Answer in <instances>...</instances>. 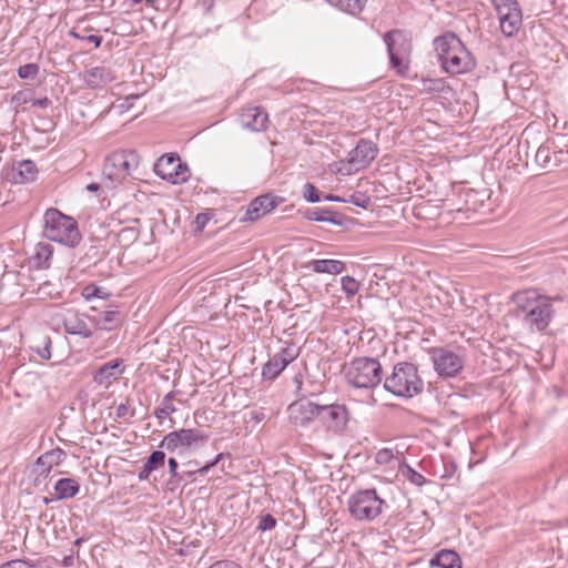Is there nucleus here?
<instances>
[{
  "instance_id": "18",
  "label": "nucleus",
  "mask_w": 568,
  "mask_h": 568,
  "mask_svg": "<svg viewBox=\"0 0 568 568\" xmlns=\"http://www.w3.org/2000/svg\"><path fill=\"white\" fill-rule=\"evenodd\" d=\"M83 82L93 90L102 89L116 80L115 72L106 65H97L88 68L83 75Z\"/></svg>"
},
{
  "instance_id": "48",
  "label": "nucleus",
  "mask_w": 568,
  "mask_h": 568,
  "mask_svg": "<svg viewBox=\"0 0 568 568\" xmlns=\"http://www.w3.org/2000/svg\"><path fill=\"white\" fill-rule=\"evenodd\" d=\"M100 293L101 288L99 287L87 286L83 290V296L85 297V300H91L92 297H101Z\"/></svg>"
},
{
  "instance_id": "45",
  "label": "nucleus",
  "mask_w": 568,
  "mask_h": 568,
  "mask_svg": "<svg viewBox=\"0 0 568 568\" xmlns=\"http://www.w3.org/2000/svg\"><path fill=\"white\" fill-rule=\"evenodd\" d=\"M224 456H230V455L229 454H224V453L217 454L212 462H210L206 465H204L203 467H201L197 470V473L200 475H206L212 467L216 466L223 459Z\"/></svg>"
},
{
  "instance_id": "35",
  "label": "nucleus",
  "mask_w": 568,
  "mask_h": 568,
  "mask_svg": "<svg viewBox=\"0 0 568 568\" xmlns=\"http://www.w3.org/2000/svg\"><path fill=\"white\" fill-rule=\"evenodd\" d=\"M39 73V65L36 63H28L19 67L18 77L23 80H34Z\"/></svg>"
},
{
  "instance_id": "60",
  "label": "nucleus",
  "mask_w": 568,
  "mask_h": 568,
  "mask_svg": "<svg viewBox=\"0 0 568 568\" xmlns=\"http://www.w3.org/2000/svg\"><path fill=\"white\" fill-rule=\"evenodd\" d=\"M136 98H138L136 95H131V97L126 98V101H129L130 99H136Z\"/></svg>"
},
{
  "instance_id": "57",
  "label": "nucleus",
  "mask_w": 568,
  "mask_h": 568,
  "mask_svg": "<svg viewBox=\"0 0 568 568\" xmlns=\"http://www.w3.org/2000/svg\"><path fill=\"white\" fill-rule=\"evenodd\" d=\"M100 187H101V185L99 183H95V182L90 183V184L87 185V190L89 192H93V193L98 192L100 190Z\"/></svg>"
},
{
  "instance_id": "38",
  "label": "nucleus",
  "mask_w": 568,
  "mask_h": 568,
  "mask_svg": "<svg viewBox=\"0 0 568 568\" xmlns=\"http://www.w3.org/2000/svg\"><path fill=\"white\" fill-rule=\"evenodd\" d=\"M59 294L60 292L58 291V287L50 282L42 283L38 288V295L42 300L47 297L53 298Z\"/></svg>"
},
{
  "instance_id": "27",
  "label": "nucleus",
  "mask_w": 568,
  "mask_h": 568,
  "mask_svg": "<svg viewBox=\"0 0 568 568\" xmlns=\"http://www.w3.org/2000/svg\"><path fill=\"white\" fill-rule=\"evenodd\" d=\"M328 3L336 8L337 10L352 14L357 16L366 7V3L368 0H327Z\"/></svg>"
},
{
  "instance_id": "4",
  "label": "nucleus",
  "mask_w": 568,
  "mask_h": 568,
  "mask_svg": "<svg viewBox=\"0 0 568 568\" xmlns=\"http://www.w3.org/2000/svg\"><path fill=\"white\" fill-rule=\"evenodd\" d=\"M424 382L416 365L408 362L397 363L384 381V389L397 397L412 398L423 392Z\"/></svg>"
},
{
  "instance_id": "44",
  "label": "nucleus",
  "mask_w": 568,
  "mask_h": 568,
  "mask_svg": "<svg viewBox=\"0 0 568 568\" xmlns=\"http://www.w3.org/2000/svg\"><path fill=\"white\" fill-rule=\"evenodd\" d=\"M407 478L412 484L416 486H423L426 481L425 477L422 474L417 473L410 467H408L407 470Z\"/></svg>"
},
{
  "instance_id": "51",
  "label": "nucleus",
  "mask_w": 568,
  "mask_h": 568,
  "mask_svg": "<svg viewBox=\"0 0 568 568\" xmlns=\"http://www.w3.org/2000/svg\"><path fill=\"white\" fill-rule=\"evenodd\" d=\"M31 105L36 108L45 109L50 105V100L47 97L31 100Z\"/></svg>"
},
{
  "instance_id": "34",
  "label": "nucleus",
  "mask_w": 568,
  "mask_h": 568,
  "mask_svg": "<svg viewBox=\"0 0 568 568\" xmlns=\"http://www.w3.org/2000/svg\"><path fill=\"white\" fill-rule=\"evenodd\" d=\"M164 462H165V453L162 450H154L146 458L144 464L148 465V468H150L152 471H155L159 468L164 466Z\"/></svg>"
},
{
  "instance_id": "16",
  "label": "nucleus",
  "mask_w": 568,
  "mask_h": 568,
  "mask_svg": "<svg viewBox=\"0 0 568 568\" xmlns=\"http://www.w3.org/2000/svg\"><path fill=\"white\" fill-rule=\"evenodd\" d=\"M283 201L282 197L271 193L257 196L248 204L244 220L251 222L256 221L271 213Z\"/></svg>"
},
{
  "instance_id": "7",
  "label": "nucleus",
  "mask_w": 568,
  "mask_h": 568,
  "mask_svg": "<svg viewBox=\"0 0 568 568\" xmlns=\"http://www.w3.org/2000/svg\"><path fill=\"white\" fill-rule=\"evenodd\" d=\"M386 506V501L374 488L358 490L351 495L347 501L349 515L359 521H373Z\"/></svg>"
},
{
  "instance_id": "19",
  "label": "nucleus",
  "mask_w": 568,
  "mask_h": 568,
  "mask_svg": "<svg viewBox=\"0 0 568 568\" xmlns=\"http://www.w3.org/2000/svg\"><path fill=\"white\" fill-rule=\"evenodd\" d=\"M61 316L64 331L68 334L78 335L82 338H89L92 336L91 328L84 321L83 316L80 315L75 310L65 308L63 310Z\"/></svg>"
},
{
  "instance_id": "20",
  "label": "nucleus",
  "mask_w": 568,
  "mask_h": 568,
  "mask_svg": "<svg viewBox=\"0 0 568 568\" xmlns=\"http://www.w3.org/2000/svg\"><path fill=\"white\" fill-rule=\"evenodd\" d=\"M124 372L123 359L115 358L100 366L93 374V382L108 387L116 381Z\"/></svg>"
},
{
  "instance_id": "46",
  "label": "nucleus",
  "mask_w": 568,
  "mask_h": 568,
  "mask_svg": "<svg viewBox=\"0 0 568 568\" xmlns=\"http://www.w3.org/2000/svg\"><path fill=\"white\" fill-rule=\"evenodd\" d=\"M0 568H30V566L26 560L16 559L2 564Z\"/></svg>"
},
{
  "instance_id": "22",
  "label": "nucleus",
  "mask_w": 568,
  "mask_h": 568,
  "mask_svg": "<svg viewBox=\"0 0 568 568\" xmlns=\"http://www.w3.org/2000/svg\"><path fill=\"white\" fill-rule=\"evenodd\" d=\"M65 457V453L61 448H55L42 454L36 462V471L40 476H48L54 465H59Z\"/></svg>"
},
{
  "instance_id": "26",
  "label": "nucleus",
  "mask_w": 568,
  "mask_h": 568,
  "mask_svg": "<svg viewBox=\"0 0 568 568\" xmlns=\"http://www.w3.org/2000/svg\"><path fill=\"white\" fill-rule=\"evenodd\" d=\"M79 483L73 478H61L54 485L57 499H68L79 493Z\"/></svg>"
},
{
  "instance_id": "15",
  "label": "nucleus",
  "mask_w": 568,
  "mask_h": 568,
  "mask_svg": "<svg viewBox=\"0 0 568 568\" xmlns=\"http://www.w3.org/2000/svg\"><path fill=\"white\" fill-rule=\"evenodd\" d=\"M318 418L333 432H342L348 422V412L344 405H320Z\"/></svg>"
},
{
  "instance_id": "42",
  "label": "nucleus",
  "mask_w": 568,
  "mask_h": 568,
  "mask_svg": "<svg viewBox=\"0 0 568 568\" xmlns=\"http://www.w3.org/2000/svg\"><path fill=\"white\" fill-rule=\"evenodd\" d=\"M567 155L568 152H564L561 149H557V146L554 144L551 152V161L554 163V169L560 165L561 163L566 162Z\"/></svg>"
},
{
  "instance_id": "58",
  "label": "nucleus",
  "mask_w": 568,
  "mask_h": 568,
  "mask_svg": "<svg viewBox=\"0 0 568 568\" xmlns=\"http://www.w3.org/2000/svg\"><path fill=\"white\" fill-rule=\"evenodd\" d=\"M253 418H254L255 420H257V422H261V420L264 418V414H263V413H262V414H260V415H257V414H256V415H254V416H253Z\"/></svg>"
},
{
  "instance_id": "36",
  "label": "nucleus",
  "mask_w": 568,
  "mask_h": 568,
  "mask_svg": "<svg viewBox=\"0 0 568 568\" xmlns=\"http://www.w3.org/2000/svg\"><path fill=\"white\" fill-rule=\"evenodd\" d=\"M69 34H70V37H72L74 39H79V40H83V41H88L90 43H93L95 48H99L101 45V43H102V37L95 36V34L87 36L85 33L79 31L75 28L70 30Z\"/></svg>"
},
{
  "instance_id": "17",
  "label": "nucleus",
  "mask_w": 568,
  "mask_h": 568,
  "mask_svg": "<svg viewBox=\"0 0 568 568\" xmlns=\"http://www.w3.org/2000/svg\"><path fill=\"white\" fill-rule=\"evenodd\" d=\"M320 405L307 399H300L288 406V416L293 424L304 426L318 417Z\"/></svg>"
},
{
  "instance_id": "47",
  "label": "nucleus",
  "mask_w": 568,
  "mask_h": 568,
  "mask_svg": "<svg viewBox=\"0 0 568 568\" xmlns=\"http://www.w3.org/2000/svg\"><path fill=\"white\" fill-rule=\"evenodd\" d=\"M209 220H210L209 214H206V213L197 214L195 217L196 231L201 232L205 227Z\"/></svg>"
},
{
  "instance_id": "13",
  "label": "nucleus",
  "mask_w": 568,
  "mask_h": 568,
  "mask_svg": "<svg viewBox=\"0 0 568 568\" xmlns=\"http://www.w3.org/2000/svg\"><path fill=\"white\" fill-rule=\"evenodd\" d=\"M301 349L293 342H283L277 353L270 357L262 368L264 379H275L292 362L300 356Z\"/></svg>"
},
{
  "instance_id": "50",
  "label": "nucleus",
  "mask_w": 568,
  "mask_h": 568,
  "mask_svg": "<svg viewBox=\"0 0 568 568\" xmlns=\"http://www.w3.org/2000/svg\"><path fill=\"white\" fill-rule=\"evenodd\" d=\"M168 466H169V473L171 475L172 478H176L178 477V468H179V463L176 462L175 458H169L168 460Z\"/></svg>"
},
{
  "instance_id": "43",
  "label": "nucleus",
  "mask_w": 568,
  "mask_h": 568,
  "mask_svg": "<svg viewBox=\"0 0 568 568\" xmlns=\"http://www.w3.org/2000/svg\"><path fill=\"white\" fill-rule=\"evenodd\" d=\"M567 155L568 152H564L561 149H557V146L554 144L551 152V161L554 163V169L560 165L561 163L566 162Z\"/></svg>"
},
{
  "instance_id": "37",
  "label": "nucleus",
  "mask_w": 568,
  "mask_h": 568,
  "mask_svg": "<svg viewBox=\"0 0 568 568\" xmlns=\"http://www.w3.org/2000/svg\"><path fill=\"white\" fill-rule=\"evenodd\" d=\"M341 284L347 296H354L358 292L359 283L352 276H343Z\"/></svg>"
},
{
  "instance_id": "30",
  "label": "nucleus",
  "mask_w": 568,
  "mask_h": 568,
  "mask_svg": "<svg viewBox=\"0 0 568 568\" xmlns=\"http://www.w3.org/2000/svg\"><path fill=\"white\" fill-rule=\"evenodd\" d=\"M53 247L48 243H39L36 246L34 254L32 256L33 263L40 267H49V261L52 257Z\"/></svg>"
},
{
  "instance_id": "28",
  "label": "nucleus",
  "mask_w": 568,
  "mask_h": 568,
  "mask_svg": "<svg viewBox=\"0 0 568 568\" xmlns=\"http://www.w3.org/2000/svg\"><path fill=\"white\" fill-rule=\"evenodd\" d=\"M307 219L311 221L329 222L335 225H341L343 216L332 210L314 209L308 211Z\"/></svg>"
},
{
  "instance_id": "41",
  "label": "nucleus",
  "mask_w": 568,
  "mask_h": 568,
  "mask_svg": "<svg viewBox=\"0 0 568 568\" xmlns=\"http://www.w3.org/2000/svg\"><path fill=\"white\" fill-rule=\"evenodd\" d=\"M276 526V519L271 514L261 516L257 529L261 531L272 530Z\"/></svg>"
},
{
  "instance_id": "55",
  "label": "nucleus",
  "mask_w": 568,
  "mask_h": 568,
  "mask_svg": "<svg viewBox=\"0 0 568 568\" xmlns=\"http://www.w3.org/2000/svg\"><path fill=\"white\" fill-rule=\"evenodd\" d=\"M12 102H17L18 104L26 103L27 99L24 98V93L18 92L17 94H14L12 98Z\"/></svg>"
},
{
  "instance_id": "9",
  "label": "nucleus",
  "mask_w": 568,
  "mask_h": 568,
  "mask_svg": "<svg viewBox=\"0 0 568 568\" xmlns=\"http://www.w3.org/2000/svg\"><path fill=\"white\" fill-rule=\"evenodd\" d=\"M377 145L366 139H361L356 146L348 152L346 161L341 162L338 172L351 175L366 169L377 156Z\"/></svg>"
},
{
  "instance_id": "40",
  "label": "nucleus",
  "mask_w": 568,
  "mask_h": 568,
  "mask_svg": "<svg viewBox=\"0 0 568 568\" xmlns=\"http://www.w3.org/2000/svg\"><path fill=\"white\" fill-rule=\"evenodd\" d=\"M303 196L310 203H317L321 201L318 190L312 183L304 184Z\"/></svg>"
},
{
  "instance_id": "52",
  "label": "nucleus",
  "mask_w": 568,
  "mask_h": 568,
  "mask_svg": "<svg viewBox=\"0 0 568 568\" xmlns=\"http://www.w3.org/2000/svg\"><path fill=\"white\" fill-rule=\"evenodd\" d=\"M151 473H152V470L150 468H148V465L144 464L138 475L139 480H146Z\"/></svg>"
},
{
  "instance_id": "49",
  "label": "nucleus",
  "mask_w": 568,
  "mask_h": 568,
  "mask_svg": "<svg viewBox=\"0 0 568 568\" xmlns=\"http://www.w3.org/2000/svg\"><path fill=\"white\" fill-rule=\"evenodd\" d=\"M211 568H242L239 564L231 560H222L215 562Z\"/></svg>"
},
{
  "instance_id": "5",
  "label": "nucleus",
  "mask_w": 568,
  "mask_h": 568,
  "mask_svg": "<svg viewBox=\"0 0 568 568\" xmlns=\"http://www.w3.org/2000/svg\"><path fill=\"white\" fill-rule=\"evenodd\" d=\"M140 158L133 150H121L111 153L102 168L103 185L114 189L138 169Z\"/></svg>"
},
{
  "instance_id": "25",
  "label": "nucleus",
  "mask_w": 568,
  "mask_h": 568,
  "mask_svg": "<svg viewBox=\"0 0 568 568\" xmlns=\"http://www.w3.org/2000/svg\"><path fill=\"white\" fill-rule=\"evenodd\" d=\"M307 267L315 273L341 274L344 271V263L338 260H313Z\"/></svg>"
},
{
  "instance_id": "10",
  "label": "nucleus",
  "mask_w": 568,
  "mask_h": 568,
  "mask_svg": "<svg viewBox=\"0 0 568 568\" xmlns=\"http://www.w3.org/2000/svg\"><path fill=\"white\" fill-rule=\"evenodd\" d=\"M384 42L387 47L392 67L398 73H404L407 70L405 62L412 50L410 41L402 30L394 29L384 34Z\"/></svg>"
},
{
  "instance_id": "6",
  "label": "nucleus",
  "mask_w": 568,
  "mask_h": 568,
  "mask_svg": "<svg viewBox=\"0 0 568 568\" xmlns=\"http://www.w3.org/2000/svg\"><path fill=\"white\" fill-rule=\"evenodd\" d=\"M345 378L353 387L374 388L382 382V365L376 358H355L346 366Z\"/></svg>"
},
{
  "instance_id": "14",
  "label": "nucleus",
  "mask_w": 568,
  "mask_h": 568,
  "mask_svg": "<svg viewBox=\"0 0 568 568\" xmlns=\"http://www.w3.org/2000/svg\"><path fill=\"white\" fill-rule=\"evenodd\" d=\"M432 359L435 371L445 377L457 376L464 367V359L447 348H434Z\"/></svg>"
},
{
  "instance_id": "56",
  "label": "nucleus",
  "mask_w": 568,
  "mask_h": 568,
  "mask_svg": "<svg viewBox=\"0 0 568 568\" xmlns=\"http://www.w3.org/2000/svg\"><path fill=\"white\" fill-rule=\"evenodd\" d=\"M176 393L174 390L169 392L162 400L165 403H173V399L175 398Z\"/></svg>"
},
{
  "instance_id": "12",
  "label": "nucleus",
  "mask_w": 568,
  "mask_h": 568,
  "mask_svg": "<svg viewBox=\"0 0 568 568\" xmlns=\"http://www.w3.org/2000/svg\"><path fill=\"white\" fill-rule=\"evenodd\" d=\"M494 6L501 32L506 37L515 36L523 23V13L517 0H489Z\"/></svg>"
},
{
  "instance_id": "3",
  "label": "nucleus",
  "mask_w": 568,
  "mask_h": 568,
  "mask_svg": "<svg viewBox=\"0 0 568 568\" xmlns=\"http://www.w3.org/2000/svg\"><path fill=\"white\" fill-rule=\"evenodd\" d=\"M43 221V235L45 239L68 247H75L81 242L82 236L77 221L58 209H48Z\"/></svg>"
},
{
  "instance_id": "8",
  "label": "nucleus",
  "mask_w": 568,
  "mask_h": 568,
  "mask_svg": "<svg viewBox=\"0 0 568 568\" xmlns=\"http://www.w3.org/2000/svg\"><path fill=\"white\" fill-rule=\"evenodd\" d=\"M207 439L209 435L199 429L182 428L166 434L159 447L170 453L182 454L204 446Z\"/></svg>"
},
{
  "instance_id": "54",
  "label": "nucleus",
  "mask_w": 568,
  "mask_h": 568,
  "mask_svg": "<svg viewBox=\"0 0 568 568\" xmlns=\"http://www.w3.org/2000/svg\"><path fill=\"white\" fill-rule=\"evenodd\" d=\"M128 406L125 404H120L118 407H116V416L119 418H122L124 417L126 414H128Z\"/></svg>"
},
{
  "instance_id": "23",
  "label": "nucleus",
  "mask_w": 568,
  "mask_h": 568,
  "mask_svg": "<svg viewBox=\"0 0 568 568\" xmlns=\"http://www.w3.org/2000/svg\"><path fill=\"white\" fill-rule=\"evenodd\" d=\"M98 329L112 331L121 323L120 312L116 310L103 311L91 317Z\"/></svg>"
},
{
  "instance_id": "31",
  "label": "nucleus",
  "mask_w": 568,
  "mask_h": 568,
  "mask_svg": "<svg viewBox=\"0 0 568 568\" xmlns=\"http://www.w3.org/2000/svg\"><path fill=\"white\" fill-rule=\"evenodd\" d=\"M552 142H547L540 145L536 152L535 160L537 164L546 170H552L554 163L551 161Z\"/></svg>"
},
{
  "instance_id": "59",
  "label": "nucleus",
  "mask_w": 568,
  "mask_h": 568,
  "mask_svg": "<svg viewBox=\"0 0 568 568\" xmlns=\"http://www.w3.org/2000/svg\"><path fill=\"white\" fill-rule=\"evenodd\" d=\"M326 200H329V201H337L338 199L337 197H334V196H327Z\"/></svg>"
},
{
  "instance_id": "1",
  "label": "nucleus",
  "mask_w": 568,
  "mask_h": 568,
  "mask_svg": "<svg viewBox=\"0 0 568 568\" xmlns=\"http://www.w3.org/2000/svg\"><path fill=\"white\" fill-rule=\"evenodd\" d=\"M434 48L442 69L450 75L471 72L476 68V59L453 32L435 38Z\"/></svg>"
},
{
  "instance_id": "11",
  "label": "nucleus",
  "mask_w": 568,
  "mask_h": 568,
  "mask_svg": "<svg viewBox=\"0 0 568 568\" xmlns=\"http://www.w3.org/2000/svg\"><path fill=\"white\" fill-rule=\"evenodd\" d=\"M153 171L159 178L172 184L185 183L190 178L187 164L182 162L175 153H168L159 158L154 163Z\"/></svg>"
},
{
  "instance_id": "32",
  "label": "nucleus",
  "mask_w": 568,
  "mask_h": 568,
  "mask_svg": "<svg viewBox=\"0 0 568 568\" xmlns=\"http://www.w3.org/2000/svg\"><path fill=\"white\" fill-rule=\"evenodd\" d=\"M51 344L50 336L42 334L33 341L31 349L37 353L41 359L48 361L51 358Z\"/></svg>"
},
{
  "instance_id": "24",
  "label": "nucleus",
  "mask_w": 568,
  "mask_h": 568,
  "mask_svg": "<svg viewBox=\"0 0 568 568\" xmlns=\"http://www.w3.org/2000/svg\"><path fill=\"white\" fill-rule=\"evenodd\" d=\"M430 567L438 568H462L459 555L454 550L444 549L435 555L429 561Z\"/></svg>"
},
{
  "instance_id": "2",
  "label": "nucleus",
  "mask_w": 568,
  "mask_h": 568,
  "mask_svg": "<svg viewBox=\"0 0 568 568\" xmlns=\"http://www.w3.org/2000/svg\"><path fill=\"white\" fill-rule=\"evenodd\" d=\"M514 302L518 310L524 313L523 320L531 331L540 332L548 327L555 313L548 297L538 295L532 291H526L516 293Z\"/></svg>"
},
{
  "instance_id": "39",
  "label": "nucleus",
  "mask_w": 568,
  "mask_h": 568,
  "mask_svg": "<svg viewBox=\"0 0 568 568\" xmlns=\"http://www.w3.org/2000/svg\"><path fill=\"white\" fill-rule=\"evenodd\" d=\"M175 410H176V408L173 405V403H165V402L161 400L160 405L154 410V416L158 419H164L165 417L175 413Z\"/></svg>"
},
{
  "instance_id": "53",
  "label": "nucleus",
  "mask_w": 568,
  "mask_h": 568,
  "mask_svg": "<svg viewBox=\"0 0 568 568\" xmlns=\"http://www.w3.org/2000/svg\"><path fill=\"white\" fill-rule=\"evenodd\" d=\"M389 457H390V452L385 449V450H381L377 453L376 459L378 463H384V462H387Z\"/></svg>"
},
{
  "instance_id": "29",
  "label": "nucleus",
  "mask_w": 568,
  "mask_h": 568,
  "mask_svg": "<svg viewBox=\"0 0 568 568\" xmlns=\"http://www.w3.org/2000/svg\"><path fill=\"white\" fill-rule=\"evenodd\" d=\"M37 165L31 160H24L19 163L17 173L14 175L16 182L27 183L34 181L37 175Z\"/></svg>"
},
{
  "instance_id": "33",
  "label": "nucleus",
  "mask_w": 568,
  "mask_h": 568,
  "mask_svg": "<svg viewBox=\"0 0 568 568\" xmlns=\"http://www.w3.org/2000/svg\"><path fill=\"white\" fill-rule=\"evenodd\" d=\"M445 89L444 79H422L420 91L426 93L443 92Z\"/></svg>"
},
{
  "instance_id": "21",
  "label": "nucleus",
  "mask_w": 568,
  "mask_h": 568,
  "mask_svg": "<svg viewBox=\"0 0 568 568\" xmlns=\"http://www.w3.org/2000/svg\"><path fill=\"white\" fill-rule=\"evenodd\" d=\"M240 121L243 128L260 132L267 128L268 115L264 109L260 106H252L242 111Z\"/></svg>"
}]
</instances>
